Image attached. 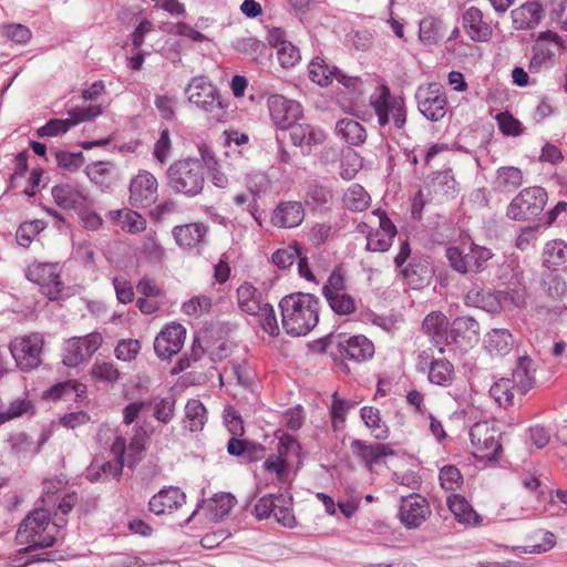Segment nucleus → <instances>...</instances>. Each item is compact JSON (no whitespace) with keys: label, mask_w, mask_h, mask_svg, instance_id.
<instances>
[{"label":"nucleus","mask_w":567,"mask_h":567,"mask_svg":"<svg viewBox=\"0 0 567 567\" xmlns=\"http://www.w3.org/2000/svg\"><path fill=\"white\" fill-rule=\"evenodd\" d=\"M279 308L282 329L289 336H307L319 322L320 299L312 293H289L281 298Z\"/></svg>","instance_id":"f257e3e1"},{"label":"nucleus","mask_w":567,"mask_h":567,"mask_svg":"<svg viewBox=\"0 0 567 567\" xmlns=\"http://www.w3.org/2000/svg\"><path fill=\"white\" fill-rule=\"evenodd\" d=\"M188 102L205 113L209 124L228 120L229 102L223 99L218 89L205 76L193 78L186 89Z\"/></svg>","instance_id":"f03ea898"},{"label":"nucleus","mask_w":567,"mask_h":567,"mask_svg":"<svg viewBox=\"0 0 567 567\" xmlns=\"http://www.w3.org/2000/svg\"><path fill=\"white\" fill-rule=\"evenodd\" d=\"M169 187L187 197L202 193L205 185V167L200 159L187 157L175 161L167 169Z\"/></svg>","instance_id":"7ed1b4c3"},{"label":"nucleus","mask_w":567,"mask_h":567,"mask_svg":"<svg viewBox=\"0 0 567 567\" xmlns=\"http://www.w3.org/2000/svg\"><path fill=\"white\" fill-rule=\"evenodd\" d=\"M445 257L454 271L465 275L483 272L494 254L489 248L468 238L462 240L460 245L449 246L445 249Z\"/></svg>","instance_id":"20e7f679"},{"label":"nucleus","mask_w":567,"mask_h":567,"mask_svg":"<svg viewBox=\"0 0 567 567\" xmlns=\"http://www.w3.org/2000/svg\"><path fill=\"white\" fill-rule=\"evenodd\" d=\"M44 346V336L34 331L14 337L8 348L18 370L29 373L42 365Z\"/></svg>","instance_id":"39448f33"},{"label":"nucleus","mask_w":567,"mask_h":567,"mask_svg":"<svg viewBox=\"0 0 567 567\" xmlns=\"http://www.w3.org/2000/svg\"><path fill=\"white\" fill-rule=\"evenodd\" d=\"M380 126L384 127L391 121L395 128L401 130L406 123L405 100L401 95H392L386 84L377 86L370 96Z\"/></svg>","instance_id":"423d86ee"},{"label":"nucleus","mask_w":567,"mask_h":567,"mask_svg":"<svg viewBox=\"0 0 567 567\" xmlns=\"http://www.w3.org/2000/svg\"><path fill=\"white\" fill-rule=\"evenodd\" d=\"M50 513L44 508H35L20 523L17 538L30 548H48L54 545L55 537L47 532L50 525Z\"/></svg>","instance_id":"0eeeda50"},{"label":"nucleus","mask_w":567,"mask_h":567,"mask_svg":"<svg viewBox=\"0 0 567 567\" xmlns=\"http://www.w3.org/2000/svg\"><path fill=\"white\" fill-rule=\"evenodd\" d=\"M324 342V350L330 349V354L334 360L342 359L361 363L374 355V344L362 334L352 337L330 336Z\"/></svg>","instance_id":"6e6552de"},{"label":"nucleus","mask_w":567,"mask_h":567,"mask_svg":"<svg viewBox=\"0 0 567 567\" xmlns=\"http://www.w3.org/2000/svg\"><path fill=\"white\" fill-rule=\"evenodd\" d=\"M322 296L338 316H350L357 310V300L347 292V278L342 267H336L322 287Z\"/></svg>","instance_id":"1a4fd4ad"},{"label":"nucleus","mask_w":567,"mask_h":567,"mask_svg":"<svg viewBox=\"0 0 567 567\" xmlns=\"http://www.w3.org/2000/svg\"><path fill=\"white\" fill-rule=\"evenodd\" d=\"M62 267L59 262L34 261L25 269V277L40 287V291L49 300L55 301L62 297L65 285L61 279Z\"/></svg>","instance_id":"9d476101"},{"label":"nucleus","mask_w":567,"mask_h":567,"mask_svg":"<svg viewBox=\"0 0 567 567\" xmlns=\"http://www.w3.org/2000/svg\"><path fill=\"white\" fill-rule=\"evenodd\" d=\"M547 200L548 195L544 187H525L508 204L506 216L512 220H529L544 210Z\"/></svg>","instance_id":"9b49d317"},{"label":"nucleus","mask_w":567,"mask_h":567,"mask_svg":"<svg viewBox=\"0 0 567 567\" xmlns=\"http://www.w3.org/2000/svg\"><path fill=\"white\" fill-rule=\"evenodd\" d=\"M103 338L99 332L68 339L63 348L62 362L69 368H76L87 362L101 348Z\"/></svg>","instance_id":"f8f14e48"},{"label":"nucleus","mask_w":567,"mask_h":567,"mask_svg":"<svg viewBox=\"0 0 567 567\" xmlns=\"http://www.w3.org/2000/svg\"><path fill=\"white\" fill-rule=\"evenodd\" d=\"M417 109L423 116L432 122L443 118L447 110V97L439 83H427L419 86L415 93Z\"/></svg>","instance_id":"ddd939ff"},{"label":"nucleus","mask_w":567,"mask_h":567,"mask_svg":"<svg viewBox=\"0 0 567 567\" xmlns=\"http://www.w3.org/2000/svg\"><path fill=\"white\" fill-rule=\"evenodd\" d=\"M112 451L116 457L111 461H103L95 457L86 467V478L92 483L105 482L110 478L118 481L123 473L124 462L123 455L125 453V440L117 437L112 445Z\"/></svg>","instance_id":"4468645a"},{"label":"nucleus","mask_w":567,"mask_h":567,"mask_svg":"<svg viewBox=\"0 0 567 567\" xmlns=\"http://www.w3.org/2000/svg\"><path fill=\"white\" fill-rule=\"evenodd\" d=\"M270 118L279 130H288L302 117V106L281 94H271L267 100Z\"/></svg>","instance_id":"2eb2a0df"},{"label":"nucleus","mask_w":567,"mask_h":567,"mask_svg":"<svg viewBox=\"0 0 567 567\" xmlns=\"http://www.w3.org/2000/svg\"><path fill=\"white\" fill-rule=\"evenodd\" d=\"M186 339V329L183 324L171 322L155 337L154 351L158 359L171 360L179 353Z\"/></svg>","instance_id":"dca6fc26"},{"label":"nucleus","mask_w":567,"mask_h":567,"mask_svg":"<svg viewBox=\"0 0 567 567\" xmlns=\"http://www.w3.org/2000/svg\"><path fill=\"white\" fill-rule=\"evenodd\" d=\"M158 183L147 171H140L130 183V203L134 207H150L158 197Z\"/></svg>","instance_id":"f3484780"},{"label":"nucleus","mask_w":567,"mask_h":567,"mask_svg":"<svg viewBox=\"0 0 567 567\" xmlns=\"http://www.w3.org/2000/svg\"><path fill=\"white\" fill-rule=\"evenodd\" d=\"M419 371L427 372L429 381L440 386H449L455 377L453 364L446 359H434L427 351H422L417 358Z\"/></svg>","instance_id":"a211bd4d"},{"label":"nucleus","mask_w":567,"mask_h":567,"mask_svg":"<svg viewBox=\"0 0 567 567\" xmlns=\"http://www.w3.org/2000/svg\"><path fill=\"white\" fill-rule=\"evenodd\" d=\"M372 215L378 217L379 226L369 233L365 249L373 252H385L392 246L393 238L398 234L396 226L381 209L373 210Z\"/></svg>","instance_id":"6ab92c4d"},{"label":"nucleus","mask_w":567,"mask_h":567,"mask_svg":"<svg viewBox=\"0 0 567 567\" xmlns=\"http://www.w3.org/2000/svg\"><path fill=\"white\" fill-rule=\"evenodd\" d=\"M470 439L476 452L482 457L495 460L502 451V445L495 436V430L487 422L475 423L470 430Z\"/></svg>","instance_id":"aec40b11"},{"label":"nucleus","mask_w":567,"mask_h":567,"mask_svg":"<svg viewBox=\"0 0 567 567\" xmlns=\"http://www.w3.org/2000/svg\"><path fill=\"white\" fill-rule=\"evenodd\" d=\"M431 514L427 501L420 495L403 497L400 506V520L406 528H417Z\"/></svg>","instance_id":"412c9836"},{"label":"nucleus","mask_w":567,"mask_h":567,"mask_svg":"<svg viewBox=\"0 0 567 567\" xmlns=\"http://www.w3.org/2000/svg\"><path fill=\"white\" fill-rule=\"evenodd\" d=\"M186 503V494L176 486H165L154 494L148 502V509L161 516L172 514Z\"/></svg>","instance_id":"4be33fe9"},{"label":"nucleus","mask_w":567,"mask_h":567,"mask_svg":"<svg viewBox=\"0 0 567 567\" xmlns=\"http://www.w3.org/2000/svg\"><path fill=\"white\" fill-rule=\"evenodd\" d=\"M449 319L441 311H432L425 316L422 321V330L432 343L439 348V352L444 353V346L449 344L450 330Z\"/></svg>","instance_id":"5701e85b"},{"label":"nucleus","mask_w":567,"mask_h":567,"mask_svg":"<svg viewBox=\"0 0 567 567\" xmlns=\"http://www.w3.org/2000/svg\"><path fill=\"white\" fill-rule=\"evenodd\" d=\"M352 454L360 458L372 472L374 466L380 464L386 456L395 454L392 447L382 443L368 444L365 441L355 439L350 443Z\"/></svg>","instance_id":"b1692460"},{"label":"nucleus","mask_w":567,"mask_h":567,"mask_svg":"<svg viewBox=\"0 0 567 567\" xmlns=\"http://www.w3.org/2000/svg\"><path fill=\"white\" fill-rule=\"evenodd\" d=\"M462 27L474 42H488L492 39V25L484 20L483 12L477 7H470L463 12Z\"/></svg>","instance_id":"393cba45"},{"label":"nucleus","mask_w":567,"mask_h":567,"mask_svg":"<svg viewBox=\"0 0 567 567\" xmlns=\"http://www.w3.org/2000/svg\"><path fill=\"white\" fill-rule=\"evenodd\" d=\"M480 324L472 317H456L450 328L449 343L461 348L473 347L478 341Z\"/></svg>","instance_id":"a878e982"},{"label":"nucleus","mask_w":567,"mask_h":567,"mask_svg":"<svg viewBox=\"0 0 567 567\" xmlns=\"http://www.w3.org/2000/svg\"><path fill=\"white\" fill-rule=\"evenodd\" d=\"M303 218L305 210L300 202H281L271 214V224L279 228H292L299 226Z\"/></svg>","instance_id":"bb28decb"},{"label":"nucleus","mask_w":567,"mask_h":567,"mask_svg":"<svg viewBox=\"0 0 567 567\" xmlns=\"http://www.w3.org/2000/svg\"><path fill=\"white\" fill-rule=\"evenodd\" d=\"M511 16L516 30H530L540 23L544 8L538 1H527L512 10Z\"/></svg>","instance_id":"cd10ccee"},{"label":"nucleus","mask_w":567,"mask_h":567,"mask_svg":"<svg viewBox=\"0 0 567 567\" xmlns=\"http://www.w3.org/2000/svg\"><path fill=\"white\" fill-rule=\"evenodd\" d=\"M52 196L55 204L63 209L79 210L85 208L87 196L76 186L60 184L52 187Z\"/></svg>","instance_id":"c85d7f7f"},{"label":"nucleus","mask_w":567,"mask_h":567,"mask_svg":"<svg viewBox=\"0 0 567 567\" xmlns=\"http://www.w3.org/2000/svg\"><path fill=\"white\" fill-rule=\"evenodd\" d=\"M207 226L203 223H190L173 228V236L177 245L184 249H193L204 243Z\"/></svg>","instance_id":"c756f323"},{"label":"nucleus","mask_w":567,"mask_h":567,"mask_svg":"<svg viewBox=\"0 0 567 567\" xmlns=\"http://www.w3.org/2000/svg\"><path fill=\"white\" fill-rule=\"evenodd\" d=\"M236 295L239 309L250 316H257L267 303L262 293L250 282L241 284Z\"/></svg>","instance_id":"7c9ffc66"},{"label":"nucleus","mask_w":567,"mask_h":567,"mask_svg":"<svg viewBox=\"0 0 567 567\" xmlns=\"http://www.w3.org/2000/svg\"><path fill=\"white\" fill-rule=\"evenodd\" d=\"M514 337L507 329L495 328L488 331L484 339L486 351L493 357H505L514 348Z\"/></svg>","instance_id":"2f4dec72"},{"label":"nucleus","mask_w":567,"mask_h":567,"mask_svg":"<svg viewBox=\"0 0 567 567\" xmlns=\"http://www.w3.org/2000/svg\"><path fill=\"white\" fill-rule=\"evenodd\" d=\"M290 130V138L295 146L299 147H311L313 145L321 144L326 134L322 130L317 128L310 124H292Z\"/></svg>","instance_id":"473e14b6"},{"label":"nucleus","mask_w":567,"mask_h":567,"mask_svg":"<svg viewBox=\"0 0 567 567\" xmlns=\"http://www.w3.org/2000/svg\"><path fill=\"white\" fill-rule=\"evenodd\" d=\"M446 504L458 523L464 525H478L481 523V516L464 496L452 494L447 497Z\"/></svg>","instance_id":"72a5a7b5"},{"label":"nucleus","mask_w":567,"mask_h":567,"mask_svg":"<svg viewBox=\"0 0 567 567\" xmlns=\"http://www.w3.org/2000/svg\"><path fill=\"white\" fill-rule=\"evenodd\" d=\"M109 218L128 234H138L146 228V219L140 213L130 208L110 210Z\"/></svg>","instance_id":"f704fd0d"},{"label":"nucleus","mask_w":567,"mask_h":567,"mask_svg":"<svg viewBox=\"0 0 567 567\" xmlns=\"http://www.w3.org/2000/svg\"><path fill=\"white\" fill-rule=\"evenodd\" d=\"M339 68L330 65L321 56H315L308 64V76L319 86H329L336 81Z\"/></svg>","instance_id":"c9c22d12"},{"label":"nucleus","mask_w":567,"mask_h":567,"mask_svg":"<svg viewBox=\"0 0 567 567\" xmlns=\"http://www.w3.org/2000/svg\"><path fill=\"white\" fill-rule=\"evenodd\" d=\"M207 422V410L197 399H189L184 408L183 426L189 432L203 431Z\"/></svg>","instance_id":"e433bc0d"},{"label":"nucleus","mask_w":567,"mask_h":567,"mask_svg":"<svg viewBox=\"0 0 567 567\" xmlns=\"http://www.w3.org/2000/svg\"><path fill=\"white\" fill-rule=\"evenodd\" d=\"M516 385V390L522 394H526L535 384L534 362L529 357H520L517 360L513 378L511 379Z\"/></svg>","instance_id":"4c0bfd02"},{"label":"nucleus","mask_w":567,"mask_h":567,"mask_svg":"<svg viewBox=\"0 0 567 567\" xmlns=\"http://www.w3.org/2000/svg\"><path fill=\"white\" fill-rule=\"evenodd\" d=\"M293 446H298L297 441L290 435H284L278 444V454L276 456L268 457L264 462L262 467L265 471L274 472L278 478H282L287 470V453Z\"/></svg>","instance_id":"58836bf2"},{"label":"nucleus","mask_w":567,"mask_h":567,"mask_svg":"<svg viewBox=\"0 0 567 567\" xmlns=\"http://www.w3.org/2000/svg\"><path fill=\"white\" fill-rule=\"evenodd\" d=\"M445 35V27L441 19L425 17L419 24V39L424 45H436Z\"/></svg>","instance_id":"ea45409f"},{"label":"nucleus","mask_w":567,"mask_h":567,"mask_svg":"<svg viewBox=\"0 0 567 567\" xmlns=\"http://www.w3.org/2000/svg\"><path fill=\"white\" fill-rule=\"evenodd\" d=\"M336 130L338 135L350 145H359L367 137L363 125L355 120L342 118L338 121Z\"/></svg>","instance_id":"a19ab883"},{"label":"nucleus","mask_w":567,"mask_h":567,"mask_svg":"<svg viewBox=\"0 0 567 567\" xmlns=\"http://www.w3.org/2000/svg\"><path fill=\"white\" fill-rule=\"evenodd\" d=\"M524 182L523 172L515 166L499 167L496 172V187L501 192H514L522 186Z\"/></svg>","instance_id":"79ce46f5"},{"label":"nucleus","mask_w":567,"mask_h":567,"mask_svg":"<svg viewBox=\"0 0 567 567\" xmlns=\"http://www.w3.org/2000/svg\"><path fill=\"white\" fill-rule=\"evenodd\" d=\"M360 416L367 427L377 440H385L389 437V429L382 422L380 410L374 406H363L360 410Z\"/></svg>","instance_id":"37998d69"},{"label":"nucleus","mask_w":567,"mask_h":567,"mask_svg":"<svg viewBox=\"0 0 567 567\" xmlns=\"http://www.w3.org/2000/svg\"><path fill=\"white\" fill-rule=\"evenodd\" d=\"M343 204L351 212H363L369 208L371 197L359 184H352L343 194Z\"/></svg>","instance_id":"c03bdc74"},{"label":"nucleus","mask_w":567,"mask_h":567,"mask_svg":"<svg viewBox=\"0 0 567 567\" xmlns=\"http://www.w3.org/2000/svg\"><path fill=\"white\" fill-rule=\"evenodd\" d=\"M332 199V192L328 187L310 183L307 186L305 204L312 210L327 208Z\"/></svg>","instance_id":"a18cd8bd"},{"label":"nucleus","mask_w":567,"mask_h":567,"mask_svg":"<svg viewBox=\"0 0 567 567\" xmlns=\"http://www.w3.org/2000/svg\"><path fill=\"white\" fill-rule=\"evenodd\" d=\"M331 399H332V403L330 406L331 426H332L333 431H339L344 425L347 413L350 410L354 409L358 403L352 400L341 399L339 396L338 392H334L332 394Z\"/></svg>","instance_id":"49530a36"},{"label":"nucleus","mask_w":567,"mask_h":567,"mask_svg":"<svg viewBox=\"0 0 567 567\" xmlns=\"http://www.w3.org/2000/svg\"><path fill=\"white\" fill-rule=\"evenodd\" d=\"M153 406V416L156 421L168 424L175 416L176 399L173 394L164 398H154L150 400Z\"/></svg>","instance_id":"de8ad7c7"},{"label":"nucleus","mask_w":567,"mask_h":567,"mask_svg":"<svg viewBox=\"0 0 567 567\" xmlns=\"http://www.w3.org/2000/svg\"><path fill=\"white\" fill-rule=\"evenodd\" d=\"M292 497L288 494H277L276 511L274 516L277 522L286 528H295L297 519L292 511Z\"/></svg>","instance_id":"09e8293b"},{"label":"nucleus","mask_w":567,"mask_h":567,"mask_svg":"<svg viewBox=\"0 0 567 567\" xmlns=\"http://www.w3.org/2000/svg\"><path fill=\"white\" fill-rule=\"evenodd\" d=\"M543 264L546 267L560 266L567 260V243L561 239L550 240L543 251Z\"/></svg>","instance_id":"8fccbe9b"},{"label":"nucleus","mask_w":567,"mask_h":567,"mask_svg":"<svg viewBox=\"0 0 567 567\" xmlns=\"http://www.w3.org/2000/svg\"><path fill=\"white\" fill-rule=\"evenodd\" d=\"M516 385L511 379L503 378L495 382L489 389V395L499 406L513 405L514 390Z\"/></svg>","instance_id":"3c124183"},{"label":"nucleus","mask_w":567,"mask_h":567,"mask_svg":"<svg viewBox=\"0 0 567 567\" xmlns=\"http://www.w3.org/2000/svg\"><path fill=\"white\" fill-rule=\"evenodd\" d=\"M85 173L91 182L101 186L109 187L113 182L111 163L95 162L86 166Z\"/></svg>","instance_id":"603ef678"},{"label":"nucleus","mask_w":567,"mask_h":567,"mask_svg":"<svg viewBox=\"0 0 567 567\" xmlns=\"http://www.w3.org/2000/svg\"><path fill=\"white\" fill-rule=\"evenodd\" d=\"M45 228V223L40 219L23 221L17 229L16 238L20 246L27 248L32 240Z\"/></svg>","instance_id":"864d4df0"},{"label":"nucleus","mask_w":567,"mask_h":567,"mask_svg":"<svg viewBox=\"0 0 567 567\" xmlns=\"http://www.w3.org/2000/svg\"><path fill=\"white\" fill-rule=\"evenodd\" d=\"M400 272L411 285H422L431 270L426 262L413 258L406 266L400 269Z\"/></svg>","instance_id":"5fc2aeb1"},{"label":"nucleus","mask_w":567,"mask_h":567,"mask_svg":"<svg viewBox=\"0 0 567 567\" xmlns=\"http://www.w3.org/2000/svg\"><path fill=\"white\" fill-rule=\"evenodd\" d=\"M93 379L105 383H115L121 378V372L112 362L95 361L90 371Z\"/></svg>","instance_id":"6e6d98bb"},{"label":"nucleus","mask_w":567,"mask_h":567,"mask_svg":"<svg viewBox=\"0 0 567 567\" xmlns=\"http://www.w3.org/2000/svg\"><path fill=\"white\" fill-rule=\"evenodd\" d=\"M542 287L547 296L554 299L563 297L567 291V285L563 277L553 271L543 275Z\"/></svg>","instance_id":"4d7b16f0"},{"label":"nucleus","mask_w":567,"mask_h":567,"mask_svg":"<svg viewBox=\"0 0 567 567\" xmlns=\"http://www.w3.org/2000/svg\"><path fill=\"white\" fill-rule=\"evenodd\" d=\"M101 114L102 107L100 105H90L87 107L76 106L68 111V117L65 120L72 128L82 122L93 121Z\"/></svg>","instance_id":"13d9d810"},{"label":"nucleus","mask_w":567,"mask_h":567,"mask_svg":"<svg viewBox=\"0 0 567 567\" xmlns=\"http://www.w3.org/2000/svg\"><path fill=\"white\" fill-rule=\"evenodd\" d=\"M236 499L229 493H223L220 495H216L212 498L209 503V508L212 511V516L214 519H223L226 517L231 508L235 506Z\"/></svg>","instance_id":"bf43d9fd"},{"label":"nucleus","mask_w":567,"mask_h":567,"mask_svg":"<svg viewBox=\"0 0 567 567\" xmlns=\"http://www.w3.org/2000/svg\"><path fill=\"white\" fill-rule=\"evenodd\" d=\"M34 405L28 399H17L8 405L6 411L0 413V425L12 419L22 416L27 413H33Z\"/></svg>","instance_id":"052dcab7"},{"label":"nucleus","mask_w":567,"mask_h":567,"mask_svg":"<svg viewBox=\"0 0 567 567\" xmlns=\"http://www.w3.org/2000/svg\"><path fill=\"white\" fill-rule=\"evenodd\" d=\"M440 484L445 491H456L463 484V475L455 465H444L440 470Z\"/></svg>","instance_id":"680f3d73"},{"label":"nucleus","mask_w":567,"mask_h":567,"mask_svg":"<svg viewBox=\"0 0 567 567\" xmlns=\"http://www.w3.org/2000/svg\"><path fill=\"white\" fill-rule=\"evenodd\" d=\"M299 255H301V247L299 245H290L281 249H277L271 256V261L279 269H288L295 264Z\"/></svg>","instance_id":"e2e57ef3"},{"label":"nucleus","mask_w":567,"mask_h":567,"mask_svg":"<svg viewBox=\"0 0 567 567\" xmlns=\"http://www.w3.org/2000/svg\"><path fill=\"white\" fill-rule=\"evenodd\" d=\"M233 48L236 51L251 58L252 60H256L258 55L267 49L266 44L262 41L252 37L237 39L233 43Z\"/></svg>","instance_id":"0e129e2a"},{"label":"nucleus","mask_w":567,"mask_h":567,"mask_svg":"<svg viewBox=\"0 0 567 567\" xmlns=\"http://www.w3.org/2000/svg\"><path fill=\"white\" fill-rule=\"evenodd\" d=\"M141 351V342L137 339H121L114 350L120 361L131 362Z\"/></svg>","instance_id":"69168bd1"},{"label":"nucleus","mask_w":567,"mask_h":567,"mask_svg":"<svg viewBox=\"0 0 567 567\" xmlns=\"http://www.w3.org/2000/svg\"><path fill=\"white\" fill-rule=\"evenodd\" d=\"M277 59L285 69L295 66L301 59L299 49L291 42H281L277 50Z\"/></svg>","instance_id":"338daca9"},{"label":"nucleus","mask_w":567,"mask_h":567,"mask_svg":"<svg viewBox=\"0 0 567 567\" xmlns=\"http://www.w3.org/2000/svg\"><path fill=\"white\" fill-rule=\"evenodd\" d=\"M141 252L151 261L159 262L164 259L165 250L156 239L155 233L147 234L142 243Z\"/></svg>","instance_id":"774afa93"}]
</instances>
